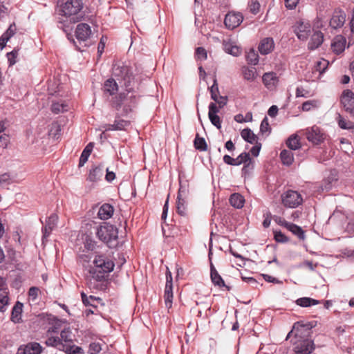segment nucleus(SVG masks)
I'll return each instance as SVG.
<instances>
[{"label": "nucleus", "mask_w": 354, "mask_h": 354, "mask_svg": "<svg viewBox=\"0 0 354 354\" xmlns=\"http://www.w3.org/2000/svg\"><path fill=\"white\" fill-rule=\"evenodd\" d=\"M68 122L69 120L66 117H59L58 120L52 123L49 133H59L68 131L69 129L67 126Z\"/></svg>", "instance_id": "nucleus-15"}, {"label": "nucleus", "mask_w": 354, "mask_h": 354, "mask_svg": "<svg viewBox=\"0 0 354 354\" xmlns=\"http://www.w3.org/2000/svg\"><path fill=\"white\" fill-rule=\"evenodd\" d=\"M281 201L285 207L295 208L302 203L303 198L298 192L290 189L281 195Z\"/></svg>", "instance_id": "nucleus-5"}, {"label": "nucleus", "mask_w": 354, "mask_h": 354, "mask_svg": "<svg viewBox=\"0 0 354 354\" xmlns=\"http://www.w3.org/2000/svg\"><path fill=\"white\" fill-rule=\"evenodd\" d=\"M210 93H211V97L214 101H216L217 98L218 97V88L216 82V80L215 79L214 80L213 85L209 88Z\"/></svg>", "instance_id": "nucleus-47"}, {"label": "nucleus", "mask_w": 354, "mask_h": 354, "mask_svg": "<svg viewBox=\"0 0 354 354\" xmlns=\"http://www.w3.org/2000/svg\"><path fill=\"white\" fill-rule=\"evenodd\" d=\"M112 69L114 76L121 78L122 80H127L129 83L131 82V73L127 66L123 64H115Z\"/></svg>", "instance_id": "nucleus-10"}, {"label": "nucleus", "mask_w": 354, "mask_h": 354, "mask_svg": "<svg viewBox=\"0 0 354 354\" xmlns=\"http://www.w3.org/2000/svg\"><path fill=\"white\" fill-rule=\"evenodd\" d=\"M8 304V292L7 290H0V312L6 311Z\"/></svg>", "instance_id": "nucleus-38"}, {"label": "nucleus", "mask_w": 354, "mask_h": 354, "mask_svg": "<svg viewBox=\"0 0 354 354\" xmlns=\"http://www.w3.org/2000/svg\"><path fill=\"white\" fill-rule=\"evenodd\" d=\"M243 138L248 143L253 146L250 149L251 154L255 157L258 156L261 148V143L259 141L257 134H241Z\"/></svg>", "instance_id": "nucleus-8"}, {"label": "nucleus", "mask_w": 354, "mask_h": 354, "mask_svg": "<svg viewBox=\"0 0 354 354\" xmlns=\"http://www.w3.org/2000/svg\"><path fill=\"white\" fill-rule=\"evenodd\" d=\"M340 100L345 111L354 115V93L349 89L344 90Z\"/></svg>", "instance_id": "nucleus-7"}, {"label": "nucleus", "mask_w": 354, "mask_h": 354, "mask_svg": "<svg viewBox=\"0 0 354 354\" xmlns=\"http://www.w3.org/2000/svg\"><path fill=\"white\" fill-rule=\"evenodd\" d=\"M24 304L20 301H17L12 309L10 319L14 323H20L21 322V315Z\"/></svg>", "instance_id": "nucleus-22"}, {"label": "nucleus", "mask_w": 354, "mask_h": 354, "mask_svg": "<svg viewBox=\"0 0 354 354\" xmlns=\"http://www.w3.org/2000/svg\"><path fill=\"white\" fill-rule=\"evenodd\" d=\"M60 339L63 342V344L66 346V350L69 349L73 343V334L69 328H64L61 331Z\"/></svg>", "instance_id": "nucleus-27"}, {"label": "nucleus", "mask_w": 354, "mask_h": 354, "mask_svg": "<svg viewBox=\"0 0 354 354\" xmlns=\"http://www.w3.org/2000/svg\"><path fill=\"white\" fill-rule=\"evenodd\" d=\"M236 160V165H239L242 163H247L250 162V160H252L250 158V155L248 153H241L237 158H235Z\"/></svg>", "instance_id": "nucleus-44"}, {"label": "nucleus", "mask_w": 354, "mask_h": 354, "mask_svg": "<svg viewBox=\"0 0 354 354\" xmlns=\"http://www.w3.org/2000/svg\"><path fill=\"white\" fill-rule=\"evenodd\" d=\"M82 302L85 306H96V304L99 303L100 299L93 295L88 297L84 292L81 293Z\"/></svg>", "instance_id": "nucleus-39"}, {"label": "nucleus", "mask_w": 354, "mask_h": 354, "mask_svg": "<svg viewBox=\"0 0 354 354\" xmlns=\"http://www.w3.org/2000/svg\"><path fill=\"white\" fill-rule=\"evenodd\" d=\"M225 51L233 56H238L241 51L238 46L232 45V44L227 43L224 46Z\"/></svg>", "instance_id": "nucleus-42"}, {"label": "nucleus", "mask_w": 354, "mask_h": 354, "mask_svg": "<svg viewBox=\"0 0 354 354\" xmlns=\"http://www.w3.org/2000/svg\"><path fill=\"white\" fill-rule=\"evenodd\" d=\"M274 239L276 241L284 243L288 241L286 236L281 232H274Z\"/></svg>", "instance_id": "nucleus-57"}, {"label": "nucleus", "mask_w": 354, "mask_h": 354, "mask_svg": "<svg viewBox=\"0 0 354 354\" xmlns=\"http://www.w3.org/2000/svg\"><path fill=\"white\" fill-rule=\"evenodd\" d=\"M346 42V40L343 36H336L331 44V48L333 52L336 54L342 53L345 49Z\"/></svg>", "instance_id": "nucleus-20"}, {"label": "nucleus", "mask_w": 354, "mask_h": 354, "mask_svg": "<svg viewBox=\"0 0 354 354\" xmlns=\"http://www.w3.org/2000/svg\"><path fill=\"white\" fill-rule=\"evenodd\" d=\"M246 59L249 64L255 66L259 62V55L254 50L251 49L246 55Z\"/></svg>", "instance_id": "nucleus-41"}, {"label": "nucleus", "mask_w": 354, "mask_h": 354, "mask_svg": "<svg viewBox=\"0 0 354 354\" xmlns=\"http://www.w3.org/2000/svg\"><path fill=\"white\" fill-rule=\"evenodd\" d=\"M41 346L39 343L31 342L25 346H21L18 350L19 354H40Z\"/></svg>", "instance_id": "nucleus-17"}, {"label": "nucleus", "mask_w": 354, "mask_h": 354, "mask_svg": "<svg viewBox=\"0 0 354 354\" xmlns=\"http://www.w3.org/2000/svg\"><path fill=\"white\" fill-rule=\"evenodd\" d=\"M90 155H88V150H83L81 156L80 158L79 167H81L84 165L87 162Z\"/></svg>", "instance_id": "nucleus-53"}, {"label": "nucleus", "mask_w": 354, "mask_h": 354, "mask_svg": "<svg viewBox=\"0 0 354 354\" xmlns=\"http://www.w3.org/2000/svg\"><path fill=\"white\" fill-rule=\"evenodd\" d=\"M338 124L339 127L342 129L349 130L353 127V123L351 121L346 120L339 116V120L338 121Z\"/></svg>", "instance_id": "nucleus-46"}, {"label": "nucleus", "mask_w": 354, "mask_h": 354, "mask_svg": "<svg viewBox=\"0 0 354 354\" xmlns=\"http://www.w3.org/2000/svg\"><path fill=\"white\" fill-rule=\"evenodd\" d=\"M118 90V86L115 80L108 79L104 84V92L109 95H113Z\"/></svg>", "instance_id": "nucleus-30"}, {"label": "nucleus", "mask_w": 354, "mask_h": 354, "mask_svg": "<svg viewBox=\"0 0 354 354\" xmlns=\"http://www.w3.org/2000/svg\"><path fill=\"white\" fill-rule=\"evenodd\" d=\"M68 351H69L68 354H84V351L80 347L72 346V344Z\"/></svg>", "instance_id": "nucleus-60"}, {"label": "nucleus", "mask_w": 354, "mask_h": 354, "mask_svg": "<svg viewBox=\"0 0 354 354\" xmlns=\"http://www.w3.org/2000/svg\"><path fill=\"white\" fill-rule=\"evenodd\" d=\"M211 279L215 286H218V287H226L228 290H230V288L225 284L223 279L212 264H211Z\"/></svg>", "instance_id": "nucleus-28"}, {"label": "nucleus", "mask_w": 354, "mask_h": 354, "mask_svg": "<svg viewBox=\"0 0 354 354\" xmlns=\"http://www.w3.org/2000/svg\"><path fill=\"white\" fill-rule=\"evenodd\" d=\"M324 134H307V139L314 145L321 143L324 138Z\"/></svg>", "instance_id": "nucleus-43"}, {"label": "nucleus", "mask_w": 354, "mask_h": 354, "mask_svg": "<svg viewBox=\"0 0 354 354\" xmlns=\"http://www.w3.org/2000/svg\"><path fill=\"white\" fill-rule=\"evenodd\" d=\"M346 21V14L344 11L336 10L334 12L330 21L331 28L336 29L342 27Z\"/></svg>", "instance_id": "nucleus-16"}, {"label": "nucleus", "mask_w": 354, "mask_h": 354, "mask_svg": "<svg viewBox=\"0 0 354 354\" xmlns=\"http://www.w3.org/2000/svg\"><path fill=\"white\" fill-rule=\"evenodd\" d=\"M58 216L55 214H51L46 221L45 226L42 229L43 240L47 239L51 232L56 227Z\"/></svg>", "instance_id": "nucleus-13"}, {"label": "nucleus", "mask_w": 354, "mask_h": 354, "mask_svg": "<svg viewBox=\"0 0 354 354\" xmlns=\"http://www.w3.org/2000/svg\"><path fill=\"white\" fill-rule=\"evenodd\" d=\"M17 55V53L16 51H12L7 54V57H8V59L10 65H14L17 62V60H16Z\"/></svg>", "instance_id": "nucleus-58"}, {"label": "nucleus", "mask_w": 354, "mask_h": 354, "mask_svg": "<svg viewBox=\"0 0 354 354\" xmlns=\"http://www.w3.org/2000/svg\"><path fill=\"white\" fill-rule=\"evenodd\" d=\"M96 235L100 240L106 243L109 247L112 248L116 245L118 230L113 225L105 223L97 228Z\"/></svg>", "instance_id": "nucleus-4"}, {"label": "nucleus", "mask_w": 354, "mask_h": 354, "mask_svg": "<svg viewBox=\"0 0 354 354\" xmlns=\"http://www.w3.org/2000/svg\"><path fill=\"white\" fill-rule=\"evenodd\" d=\"M317 106V102L315 100H308L302 104V110L304 111H308L312 108Z\"/></svg>", "instance_id": "nucleus-51"}, {"label": "nucleus", "mask_w": 354, "mask_h": 354, "mask_svg": "<svg viewBox=\"0 0 354 354\" xmlns=\"http://www.w3.org/2000/svg\"><path fill=\"white\" fill-rule=\"evenodd\" d=\"M286 145L291 150H296L301 147L300 138L298 134L291 135L286 141Z\"/></svg>", "instance_id": "nucleus-34"}, {"label": "nucleus", "mask_w": 354, "mask_h": 354, "mask_svg": "<svg viewBox=\"0 0 354 354\" xmlns=\"http://www.w3.org/2000/svg\"><path fill=\"white\" fill-rule=\"evenodd\" d=\"M10 142L9 134H1L0 136V147H7Z\"/></svg>", "instance_id": "nucleus-54"}, {"label": "nucleus", "mask_w": 354, "mask_h": 354, "mask_svg": "<svg viewBox=\"0 0 354 354\" xmlns=\"http://www.w3.org/2000/svg\"><path fill=\"white\" fill-rule=\"evenodd\" d=\"M230 203L232 206L237 209H241L245 203L244 197L239 193H234L230 196Z\"/></svg>", "instance_id": "nucleus-31"}, {"label": "nucleus", "mask_w": 354, "mask_h": 354, "mask_svg": "<svg viewBox=\"0 0 354 354\" xmlns=\"http://www.w3.org/2000/svg\"><path fill=\"white\" fill-rule=\"evenodd\" d=\"M102 350L99 342H92L89 345L88 352L90 354H97Z\"/></svg>", "instance_id": "nucleus-48"}, {"label": "nucleus", "mask_w": 354, "mask_h": 354, "mask_svg": "<svg viewBox=\"0 0 354 354\" xmlns=\"http://www.w3.org/2000/svg\"><path fill=\"white\" fill-rule=\"evenodd\" d=\"M243 15L239 12H228L225 17L224 24L228 29L233 30L243 21Z\"/></svg>", "instance_id": "nucleus-9"}, {"label": "nucleus", "mask_w": 354, "mask_h": 354, "mask_svg": "<svg viewBox=\"0 0 354 354\" xmlns=\"http://www.w3.org/2000/svg\"><path fill=\"white\" fill-rule=\"evenodd\" d=\"M196 57L198 59L205 60L207 59V52L203 47H198L196 49Z\"/></svg>", "instance_id": "nucleus-49"}, {"label": "nucleus", "mask_w": 354, "mask_h": 354, "mask_svg": "<svg viewBox=\"0 0 354 354\" xmlns=\"http://www.w3.org/2000/svg\"><path fill=\"white\" fill-rule=\"evenodd\" d=\"M296 304L301 307H309L320 304V301L310 297H301L296 300Z\"/></svg>", "instance_id": "nucleus-36"}, {"label": "nucleus", "mask_w": 354, "mask_h": 354, "mask_svg": "<svg viewBox=\"0 0 354 354\" xmlns=\"http://www.w3.org/2000/svg\"><path fill=\"white\" fill-rule=\"evenodd\" d=\"M243 78L250 82L254 81L257 77V70L254 67L243 66L242 68Z\"/></svg>", "instance_id": "nucleus-32"}, {"label": "nucleus", "mask_w": 354, "mask_h": 354, "mask_svg": "<svg viewBox=\"0 0 354 354\" xmlns=\"http://www.w3.org/2000/svg\"><path fill=\"white\" fill-rule=\"evenodd\" d=\"M91 35V26L84 23L79 24L75 30V36L78 41H84Z\"/></svg>", "instance_id": "nucleus-12"}, {"label": "nucleus", "mask_w": 354, "mask_h": 354, "mask_svg": "<svg viewBox=\"0 0 354 354\" xmlns=\"http://www.w3.org/2000/svg\"><path fill=\"white\" fill-rule=\"evenodd\" d=\"M17 27L15 23L11 24L6 31L0 37V46L3 47L6 42L16 33Z\"/></svg>", "instance_id": "nucleus-26"}, {"label": "nucleus", "mask_w": 354, "mask_h": 354, "mask_svg": "<svg viewBox=\"0 0 354 354\" xmlns=\"http://www.w3.org/2000/svg\"><path fill=\"white\" fill-rule=\"evenodd\" d=\"M280 158L283 165L290 166L294 161V156L292 152L290 151L283 149L280 153Z\"/></svg>", "instance_id": "nucleus-37"}, {"label": "nucleus", "mask_w": 354, "mask_h": 354, "mask_svg": "<svg viewBox=\"0 0 354 354\" xmlns=\"http://www.w3.org/2000/svg\"><path fill=\"white\" fill-rule=\"evenodd\" d=\"M324 41V35L320 31H315L311 36L310 40L308 43V48L315 50Z\"/></svg>", "instance_id": "nucleus-23"}, {"label": "nucleus", "mask_w": 354, "mask_h": 354, "mask_svg": "<svg viewBox=\"0 0 354 354\" xmlns=\"http://www.w3.org/2000/svg\"><path fill=\"white\" fill-rule=\"evenodd\" d=\"M194 145L195 149L200 151H205L207 150V144L205 139L200 137L198 134H196L194 140Z\"/></svg>", "instance_id": "nucleus-40"}, {"label": "nucleus", "mask_w": 354, "mask_h": 354, "mask_svg": "<svg viewBox=\"0 0 354 354\" xmlns=\"http://www.w3.org/2000/svg\"><path fill=\"white\" fill-rule=\"evenodd\" d=\"M264 220L263 222V225L264 227L267 228L270 226L271 223V214L270 212H267L264 214Z\"/></svg>", "instance_id": "nucleus-62"}, {"label": "nucleus", "mask_w": 354, "mask_h": 354, "mask_svg": "<svg viewBox=\"0 0 354 354\" xmlns=\"http://www.w3.org/2000/svg\"><path fill=\"white\" fill-rule=\"evenodd\" d=\"M285 224L286 227L299 239L304 240L305 239L304 232L301 227L291 223Z\"/></svg>", "instance_id": "nucleus-35"}, {"label": "nucleus", "mask_w": 354, "mask_h": 354, "mask_svg": "<svg viewBox=\"0 0 354 354\" xmlns=\"http://www.w3.org/2000/svg\"><path fill=\"white\" fill-rule=\"evenodd\" d=\"M10 122L8 120H1L0 122V133H3L5 131H9Z\"/></svg>", "instance_id": "nucleus-59"}, {"label": "nucleus", "mask_w": 354, "mask_h": 354, "mask_svg": "<svg viewBox=\"0 0 354 354\" xmlns=\"http://www.w3.org/2000/svg\"><path fill=\"white\" fill-rule=\"evenodd\" d=\"M83 8L82 0H66L65 2L59 6L58 13L66 17V21L76 23L81 20L82 17L80 12Z\"/></svg>", "instance_id": "nucleus-2"}, {"label": "nucleus", "mask_w": 354, "mask_h": 354, "mask_svg": "<svg viewBox=\"0 0 354 354\" xmlns=\"http://www.w3.org/2000/svg\"><path fill=\"white\" fill-rule=\"evenodd\" d=\"M315 326L313 322H297L294 324L292 330L288 333V337L291 333H295L297 338L294 343V351L297 354H310L315 349L313 340L308 338L310 330Z\"/></svg>", "instance_id": "nucleus-1"}, {"label": "nucleus", "mask_w": 354, "mask_h": 354, "mask_svg": "<svg viewBox=\"0 0 354 354\" xmlns=\"http://www.w3.org/2000/svg\"><path fill=\"white\" fill-rule=\"evenodd\" d=\"M69 109L68 102L65 100L53 101L51 111L55 114L67 111Z\"/></svg>", "instance_id": "nucleus-25"}, {"label": "nucleus", "mask_w": 354, "mask_h": 354, "mask_svg": "<svg viewBox=\"0 0 354 354\" xmlns=\"http://www.w3.org/2000/svg\"><path fill=\"white\" fill-rule=\"evenodd\" d=\"M274 47V40L271 37L263 39L259 46V50L262 55H268L272 51Z\"/></svg>", "instance_id": "nucleus-19"}, {"label": "nucleus", "mask_w": 354, "mask_h": 354, "mask_svg": "<svg viewBox=\"0 0 354 354\" xmlns=\"http://www.w3.org/2000/svg\"><path fill=\"white\" fill-rule=\"evenodd\" d=\"M262 80L265 86L268 89L273 90L276 88L279 82V77L277 75V73L274 72H270L263 74Z\"/></svg>", "instance_id": "nucleus-14"}, {"label": "nucleus", "mask_w": 354, "mask_h": 354, "mask_svg": "<svg viewBox=\"0 0 354 354\" xmlns=\"http://www.w3.org/2000/svg\"><path fill=\"white\" fill-rule=\"evenodd\" d=\"M310 24L308 21H299L297 22L295 32L300 40H306L310 32Z\"/></svg>", "instance_id": "nucleus-11"}, {"label": "nucleus", "mask_w": 354, "mask_h": 354, "mask_svg": "<svg viewBox=\"0 0 354 354\" xmlns=\"http://www.w3.org/2000/svg\"><path fill=\"white\" fill-rule=\"evenodd\" d=\"M46 344L48 346L55 347L60 351L68 352L66 346L63 344V342L59 337H49L46 340Z\"/></svg>", "instance_id": "nucleus-29"}, {"label": "nucleus", "mask_w": 354, "mask_h": 354, "mask_svg": "<svg viewBox=\"0 0 354 354\" xmlns=\"http://www.w3.org/2000/svg\"><path fill=\"white\" fill-rule=\"evenodd\" d=\"M39 289L37 287H31L28 291V296L32 300L35 301L38 297Z\"/></svg>", "instance_id": "nucleus-55"}, {"label": "nucleus", "mask_w": 354, "mask_h": 354, "mask_svg": "<svg viewBox=\"0 0 354 354\" xmlns=\"http://www.w3.org/2000/svg\"><path fill=\"white\" fill-rule=\"evenodd\" d=\"M113 212V207L110 204L104 203L100 207L97 216L101 220H107L112 216Z\"/></svg>", "instance_id": "nucleus-21"}, {"label": "nucleus", "mask_w": 354, "mask_h": 354, "mask_svg": "<svg viewBox=\"0 0 354 354\" xmlns=\"http://www.w3.org/2000/svg\"><path fill=\"white\" fill-rule=\"evenodd\" d=\"M93 263V266L90 268L89 273L97 281H101L114 268L113 262L104 255L95 256Z\"/></svg>", "instance_id": "nucleus-3"}, {"label": "nucleus", "mask_w": 354, "mask_h": 354, "mask_svg": "<svg viewBox=\"0 0 354 354\" xmlns=\"http://www.w3.org/2000/svg\"><path fill=\"white\" fill-rule=\"evenodd\" d=\"M215 102L218 104L219 108H222L227 104V97L226 96H218Z\"/></svg>", "instance_id": "nucleus-64"}, {"label": "nucleus", "mask_w": 354, "mask_h": 354, "mask_svg": "<svg viewBox=\"0 0 354 354\" xmlns=\"http://www.w3.org/2000/svg\"><path fill=\"white\" fill-rule=\"evenodd\" d=\"M164 297L166 306L167 308H171L173 299V292L165 294Z\"/></svg>", "instance_id": "nucleus-61"}, {"label": "nucleus", "mask_w": 354, "mask_h": 354, "mask_svg": "<svg viewBox=\"0 0 354 354\" xmlns=\"http://www.w3.org/2000/svg\"><path fill=\"white\" fill-rule=\"evenodd\" d=\"M328 62L324 59H322L316 62L314 68L313 73H318L317 78H319L321 75L326 71L328 66Z\"/></svg>", "instance_id": "nucleus-33"}, {"label": "nucleus", "mask_w": 354, "mask_h": 354, "mask_svg": "<svg viewBox=\"0 0 354 354\" xmlns=\"http://www.w3.org/2000/svg\"><path fill=\"white\" fill-rule=\"evenodd\" d=\"M129 125V121L117 118L113 124H105L100 126L99 131H102V133H105L109 131H127V127Z\"/></svg>", "instance_id": "nucleus-6"}, {"label": "nucleus", "mask_w": 354, "mask_h": 354, "mask_svg": "<svg viewBox=\"0 0 354 354\" xmlns=\"http://www.w3.org/2000/svg\"><path fill=\"white\" fill-rule=\"evenodd\" d=\"M209 118L211 122L218 129L221 128L220 118L217 114L211 115L209 114Z\"/></svg>", "instance_id": "nucleus-56"}, {"label": "nucleus", "mask_w": 354, "mask_h": 354, "mask_svg": "<svg viewBox=\"0 0 354 354\" xmlns=\"http://www.w3.org/2000/svg\"><path fill=\"white\" fill-rule=\"evenodd\" d=\"M335 176H333V174L331 175V176L328 177L326 180H324L323 185H322L321 188L323 191H328L332 188V183L334 180H336Z\"/></svg>", "instance_id": "nucleus-45"}, {"label": "nucleus", "mask_w": 354, "mask_h": 354, "mask_svg": "<svg viewBox=\"0 0 354 354\" xmlns=\"http://www.w3.org/2000/svg\"><path fill=\"white\" fill-rule=\"evenodd\" d=\"M299 0H285V6L288 9H293L296 7Z\"/></svg>", "instance_id": "nucleus-63"}, {"label": "nucleus", "mask_w": 354, "mask_h": 354, "mask_svg": "<svg viewBox=\"0 0 354 354\" xmlns=\"http://www.w3.org/2000/svg\"><path fill=\"white\" fill-rule=\"evenodd\" d=\"M186 196V189L180 187L176 202L177 212L180 215H185L186 211V201L183 197Z\"/></svg>", "instance_id": "nucleus-18"}, {"label": "nucleus", "mask_w": 354, "mask_h": 354, "mask_svg": "<svg viewBox=\"0 0 354 354\" xmlns=\"http://www.w3.org/2000/svg\"><path fill=\"white\" fill-rule=\"evenodd\" d=\"M270 131L267 117H265L262 120L260 126V133H266Z\"/></svg>", "instance_id": "nucleus-52"}, {"label": "nucleus", "mask_w": 354, "mask_h": 354, "mask_svg": "<svg viewBox=\"0 0 354 354\" xmlns=\"http://www.w3.org/2000/svg\"><path fill=\"white\" fill-rule=\"evenodd\" d=\"M249 9L250 12L257 15L260 10V3L257 1H251L249 3Z\"/></svg>", "instance_id": "nucleus-50"}, {"label": "nucleus", "mask_w": 354, "mask_h": 354, "mask_svg": "<svg viewBox=\"0 0 354 354\" xmlns=\"http://www.w3.org/2000/svg\"><path fill=\"white\" fill-rule=\"evenodd\" d=\"M103 175L104 168L100 166L95 167L90 170L87 180L91 183H96L101 180Z\"/></svg>", "instance_id": "nucleus-24"}]
</instances>
